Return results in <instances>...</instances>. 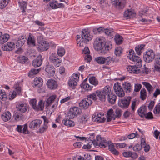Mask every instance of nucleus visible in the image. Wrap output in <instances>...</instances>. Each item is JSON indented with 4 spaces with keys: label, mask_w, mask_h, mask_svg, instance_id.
Wrapping results in <instances>:
<instances>
[{
    "label": "nucleus",
    "mask_w": 160,
    "mask_h": 160,
    "mask_svg": "<svg viewBox=\"0 0 160 160\" xmlns=\"http://www.w3.org/2000/svg\"><path fill=\"white\" fill-rule=\"evenodd\" d=\"M94 49L99 51L102 54H105L112 48V45L105 42V39L103 37L96 38L93 43Z\"/></svg>",
    "instance_id": "f257e3e1"
},
{
    "label": "nucleus",
    "mask_w": 160,
    "mask_h": 160,
    "mask_svg": "<svg viewBox=\"0 0 160 160\" xmlns=\"http://www.w3.org/2000/svg\"><path fill=\"white\" fill-rule=\"evenodd\" d=\"M99 93L101 97H99V100L102 102H104L106 97L108 96L111 93V88L109 86H105L102 90L99 91Z\"/></svg>",
    "instance_id": "f03ea898"
},
{
    "label": "nucleus",
    "mask_w": 160,
    "mask_h": 160,
    "mask_svg": "<svg viewBox=\"0 0 160 160\" xmlns=\"http://www.w3.org/2000/svg\"><path fill=\"white\" fill-rule=\"evenodd\" d=\"M37 102L35 99H33L31 100L30 103L34 110L37 111L43 110L44 105L42 100H40L38 105H36Z\"/></svg>",
    "instance_id": "7ed1b4c3"
},
{
    "label": "nucleus",
    "mask_w": 160,
    "mask_h": 160,
    "mask_svg": "<svg viewBox=\"0 0 160 160\" xmlns=\"http://www.w3.org/2000/svg\"><path fill=\"white\" fill-rule=\"evenodd\" d=\"M80 110L78 107H72L70 108L67 113V117L69 119H73L80 114Z\"/></svg>",
    "instance_id": "20e7f679"
},
{
    "label": "nucleus",
    "mask_w": 160,
    "mask_h": 160,
    "mask_svg": "<svg viewBox=\"0 0 160 160\" xmlns=\"http://www.w3.org/2000/svg\"><path fill=\"white\" fill-rule=\"evenodd\" d=\"M155 57V56L154 52L151 49L146 51L145 53L144 54L143 56L144 61L148 63L152 62Z\"/></svg>",
    "instance_id": "39448f33"
},
{
    "label": "nucleus",
    "mask_w": 160,
    "mask_h": 160,
    "mask_svg": "<svg viewBox=\"0 0 160 160\" xmlns=\"http://www.w3.org/2000/svg\"><path fill=\"white\" fill-rule=\"evenodd\" d=\"M37 42L40 49L42 51H46L49 47L48 43L42 39V37H38L37 38Z\"/></svg>",
    "instance_id": "423d86ee"
},
{
    "label": "nucleus",
    "mask_w": 160,
    "mask_h": 160,
    "mask_svg": "<svg viewBox=\"0 0 160 160\" xmlns=\"http://www.w3.org/2000/svg\"><path fill=\"white\" fill-rule=\"evenodd\" d=\"M97 141L95 140H90V143L92 145L93 144L94 145L96 146H99L100 147L102 148H105V144H103L105 140L104 138H102L100 135H98L97 136L96 138Z\"/></svg>",
    "instance_id": "0eeeda50"
},
{
    "label": "nucleus",
    "mask_w": 160,
    "mask_h": 160,
    "mask_svg": "<svg viewBox=\"0 0 160 160\" xmlns=\"http://www.w3.org/2000/svg\"><path fill=\"white\" fill-rule=\"evenodd\" d=\"M50 61L56 67H59L61 64L62 61L58 57L57 54L52 53L49 57Z\"/></svg>",
    "instance_id": "6e6552de"
},
{
    "label": "nucleus",
    "mask_w": 160,
    "mask_h": 160,
    "mask_svg": "<svg viewBox=\"0 0 160 160\" xmlns=\"http://www.w3.org/2000/svg\"><path fill=\"white\" fill-rule=\"evenodd\" d=\"M81 36L82 41L85 43H87L91 40L92 37L86 29L82 30Z\"/></svg>",
    "instance_id": "1a4fd4ad"
},
{
    "label": "nucleus",
    "mask_w": 160,
    "mask_h": 160,
    "mask_svg": "<svg viewBox=\"0 0 160 160\" xmlns=\"http://www.w3.org/2000/svg\"><path fill=\"white\" fill-rule=\"evenodd\" d=\"M113 88L115 92L118 96L122 97L124 96V92L120 83L117 82L115 83L113 86Z\"/></svg>",
    "instance_id": "9d476101"
},
{
    "label": "nucleus",
    "mask_w": 160,
    "mask_h": 160,
    "mask_svg": "<svg viewBox=\"0 0 160 160\" xmlns=\"http://www.w3.org/2000/svg\"><path fill=\"white\" fill-rule=\"evenodd\" d=\"M131 98V97L128 96L127 98H124V99H121L120 102L118 103L119 106L123 109L127 108L130 105Z\"/></svg>",
    "instance_id": "9b49d317"
},
{
    "label": "nucleus",
    "mask_w": 160,
    "mask_h": 160,
    "mask_svg": "<svg viewBox=\"0 0 160 160\" xmlns=\"http://www.w3.org/2000/svg\"><path fill=\"white\" fill-rule=\"evenodd\" d=\"M129 59L132 60L133 63L135 64L134 66L137 67L138 68H140L142 66V62L141 59L138 56L134 55V56H132L131 57L129 56Z\"/></svg>",
    "instance_id": "f8f14e48"
},
{
    "label": "nucleus",
    "mask_w": 160,
    "mask_h": 160,
    "mask_svg": "<svg viewBox=\"0 0 160 160\" xmlns=\"http://www.w3.org/2000/svg\"><path fill=\"white\" fill-rule=\"evenodd\" d=\"M92 101L88 98H85L81 101L79 103V106L82 108L86 109L92 104Z\"/></svg>",
    "instance_id": "ddd939ff"
},
{
    "label": "nucleus",
    "mask_w": 160,
    "mask_h": 160,
    "mask_svg": "<svg viewBox=\"0 0 160 160\" xmlns=\"http://www.w3.org/2000/svg\"><path fill=\"white\" fill-rule=\"evenodd\" d=\"M26 40V37L25 35L19 36L16 39L15 46L18 48H20L25 43Z\"/></svg>",
    "instance_id": "4468645a"
},
{
    "label": "nucleus",
    "mask_w": 160,
    "mask_h": 160,
    "mask_svg": "<svg viewBox=\"0 0 160 160\" xmlns=\"http://www.w3.org/2000/svg\"><path fill=\"white\" fill-rule=\"evenodd\" d=\"M45 70L49 77H53L55 74V69L52 65L49 64L45 66Z\"/></svg>",
    "instance_id": "2eb2a0df"
},
{
    "label": "nucleus",
    "mask_w": 160,
    "mask_h": 160,
    "mask_svg": "<svg viewBox=\"0 0 160 160\" xmlns=\"http://www.w3.org/2000/svg\"><path fill=\"white\" fill-rule=\"evenodd\" d=\"M42 123V121L41 120H34L30 122L29 127L32 129H37L40 127Z\"/></svg>",
    "instance_id": "dca6fc26"
},
{
    "label": "nucleus",
    "mask_w": 160,
    "mask_h": 160,
    "mask_svg": "<svg viewBox=\"0 0 160 160\" xmlns=\"http://www.w3.org/2000/svg\"><path fill=\"white\" fill-rule=\"evenodd\" d=\"M15 47V43L12 42H8L6 44L3 45L2 49L4 51H10L14 50Z\"/></svg>",
    "instance_id": "f3484780"
},
{
    "label": "nucleus",
    "mask_w": 160,
    "mask_h": 160,
    "mask_svg": "<svg viewBox=\"0 0 160 160\" xmlns=\"http://www.w3.org/2000/svg\"><path fill=\"white\" fill-rule=\"evenodd\" d=\"M43 84V81L42 78L40 77H36L34 78L33 86L35 88L41 87Z\"/></svg>",
    "instance_id": "a211bd4d"
},
{
    "label": "nucleus",
    "mask_w": 160,
    "mask_h": 160,
    "mask_svg": "<svg viewBox=\"0 0 160 160\" xmlns=\"http://www.w3.org/2000/svg\"><path fill=\"white\" fill-rule=\"evenodd\" d=\"M42 62V59L41 55H39L37 58L34 59L32 62V65L34 67L40 66Z\"/></svg>",
    "instance_id": "6ab92c4d"
},
{
    "label": "nucleus",
    "mask_w": 160,
    "mask_h": 160,
    "mask_svg": "<svg viewBox=\"0 0 160 160\" xmlns=\"http://www.w3.org/2000/svg\"><path fill=\"white\" fill-rule=\"evenodd\" d=\"M48 87L51 89H55L58 86L57 82L53 79L48 80L47 83Z\"/></svg>",
    "instance_id": "aec40b11"
},
{
    "label": "nucleus",
    "mask_w": 160,
    "mask_h": 160,
    "mask_svg": "<svg viewBox=\"0 0 160 160\" xmlns=\"http://www.w3.org/2000/svg\"><path fill=\"white\" fill-rule=\"evenodd\" d=\"M127 70L130 73L138 74L140 72V70L139 68L134 66L129 65L127 68Z\"/></svg>",
    "instance_id": "412c9836"
},
{
    "label": "nucleus",
    "mask_w": 160,
    "mask_h": 160,
    "mask_svg": "<svg viewBox=\"0 0 160 160\" xmlns=\"http://www.w3.org/2000/svg\"><path fill=\"white\" fill-rule=\"evenodd\" d=\"M57 98V96L55 95H53L50 96L47 99L46 103L45 105L46 107L50 106L53 102L56 100Z\"/></svg>",
    "instance_id": "4be33fe9"
},
{
    "label": "nucleus",
    "mask_w": 160,
    "mask_h": 160,
    "mask_svg": "<svg viewBox=\"0 0 160 160\" xmlns=\"http://www.w3.org/2000/svg\"><path fill=\"white\" fill-rule=\"evenodd\" d=\"M139 115L141 118L144 117L145 113L147 112V108L144 105H142L140 107L138 110Z\"/></svg>",
    "instance_id": "5701e85b"
},
{
    "label": "nucleus",
    "mask_w": 160,
    "mask_h": 160,
    "mask_svg": "<svg viewBox=\"0 0 160 160\" xmlns=\"http://www.w3.org/2000/svg\"><path fill=\"white\" fill-rule=\"evenodd\" d=\"M92 116L93 120L98 123H103L105 121L106 118L104 117L101 118V114H97V115Z\"/></svg>",
    "instance_id": "b1692460"
},
{
    "label": "nucleus",
    "mask_w": 160,
    "mask_h": 160,
    "mask_svg": "<svg viewBox=\"0 0 160 160\" xmlns=\"http://www.w3.org/2000/svg\"><path fill=\"white\" fill-rule=\"evenodd\" d=\"M27 43L28 45L35 46V37L31 33H29L27 40Z\"/></svg>",
    "instance_id": "393cba45"
},
{
    "label": "nucleus",
    "mask_w": 160,
    "mask_h": 160,
    "mask_svg": "<svg viewBox=\"0 0 160 160\" xmlns=\"http://www.w3.org/2000/svg\"><path fill=\"white\" fill-rule=\"evenodd\" d=\"M142 84L143 85L147 88L148 92V97H149L151 93L153 91V87L148 82H142Z\"/></svg>",
    "instance_id": "a878e982"
},
{
    "label": "nucleus",
    "mask_w": 160,
    "mask_h": 160,
    "mask_svg": "<svg viewBox=\"0 0 160 160\" xmlns=\"http://www.w3.org/2000/svg\"><path fill=\"white\" fill-rule=\"evenodd\" d=\"M123 88L126 93H129L132 90V87L129 82H125L122 84Z\"/></svg>",
    "instance_id": "bb28decb"
},
{
    "label": "nucleus",
    "mask_w": 160,
    "mask_h": 160,
    "mask_svg": "<svg viewBox=\"0 0 160 160\" xmlns=\"http://www.w3.org/2000/svg\"><path fill=\"white\" fill-rule=\"evenodd\" d=\"M42 117L44 119V126L39 128V132L41 133H43L48 128V127L47 125L49 121L45 116H42Z\"/></svg>",
    "instance_id": "cd10ccee"
},
{
    "label": "nucleus",
    "mask_w": 160,
    "mask_h": 160,
    "mask_svg": "<svg viewBox=\"0 0 160 160\" xmlns=\"http://www.w3.org/2000/svg\"><path fill=\"white\" fill-rule=\"evenodd\" d=\"M16 107L18 111L22 112H25L27 110L28 105L26 103H22L18 105Z\"/></svg>",
    "instance_id": "c85d7f7f"
},
{
    "label": "nucleus",
    "mask_w": 160,
    "mask_h": 160,
    "mask_svg": "<svg viewBox=\"0 0 160 160\" xmlns=\"http://www.w3.org/2000/svg\"><path fill=\"white\" fill-rule=\"evenodd\" d=\"M99 91L98 90L95 91L94 93H92L87 96V98H88L91 99H92V100L94 101L97 100L98 98L97 96L98 97L99 99V97H101L99 95H98V93H99Z\"/></svg>",
    "instance_id": "c756f323"
},
{
    "label": "nucleus",
    "mask_w": 160,
    "mask_h": 160,
    "mask_svg": "<svg viewBox=\"0 0 160 160\" xmlns=\"http://www.w3.org/2000/svg\"><path fill=\"white\" fill-rule=\"evenodd\" d=\"M11 114L10 112L8 111L3 113L1 116L2 119L5 122H7L10 119Z\"/></svg>",
    "instance_id": "7c9ffc66"
},
{
    "label": "nucleus",
    "mask_w": 160,
    "mask_h": 160,
    "mask_svg": "<svg viewBox=\"0 0 160 160\" xmlns=\"http://www.w3.org/2000/svg\"><path fill=\"white\" fill-rule=\"evenodd\" d=\"M103 144H105V148L107 146H108L109 150L110 151L112 152L113 150L115 149L113 143H111V142L110 141H108V142L105 139L103 141Z\"/></svg>",
    "instance_id": "2f4dec72"
},
{
    "label": "nucleus",
    "mask_w": 160,
    "mask_h": 160,
    "mask_svg": "<svg viewBox=\"0 0 160 160\" xmlns=\"http://www.w3.org/2000/svg\"><path fill=\"white\" fill-rule=\"evenodd\" d=\"M62 122L64 125L66 126L73 127L75 125V123L74 121L68 119H64Z\"/></svg>",
    "instance_id": "473e14b6"
},
{
    "label": "nucleus",
    "mask_w": 160,
    "mask_h": 160,
    "mask_svg": "<svg viewBox=\"0 0 160 160\" xmlns=\"http://www.w3.org/2000/svg\"><path fill=\"white\" fill-rule=\"evenodd\" d=\"M108 100L109 102L112 104H114L116 100L117 97L115 94L111 93L107 97Z\"/></svg>",
    "instance_id": "72a5a7b5"
},
{
    "label": "nucleus",
    "mask_w": 160,
    "mask_h": 160,
    "mask_svg": "<svg viewBox=\"0 0 160 160\" xmlns=\"http://www.w3.org/2000/svg\"><path fill=\"white\" fill-rule=\"evenodd\" d=\"M41 70V68H32L29 72L28 75L29 77H32L33 76L37 74Z\"/></svg>",
    "instance_id": "f704fd0d"
},
{
    "label": "nucleus",
    "mask_w": 160,
    "mask_h": 160,
    "mask_svg": "<svg viewBox=\"0 0 160 160\" xmlns=\"http://www.w3.org/2000/svg\"><path fill=\"white\" fill-rule=\"evenodd\" d=\"M9 38V36L8 34H4L3 35H1L0 38V43L3 44L7 42Z\"/></svg>",
    "instance_id": "c9c22d12"
},
{
    "label": "nucleus",
    "mask_w": 160,
    "mask_h": 160,
    "mask_svg": "<svg viewBox=\"0 0 160 160\" xmlns=\"http://www.w3.org/2000/svg\"><path fill=\"white\" fill-rule=\"evenodd\" d=\"M114 40L116 44L118 45L121 44L123 42L122 37L119 35H116L114 38Z\"/></svg>",
    "instance_id": "e433bc0d"
},
{
    "label": "nucleus",
    "mask_w": 160,
    "mask_h": 160,
    "mask_svg": "<svg viewBox=\"0 0 160 160\" xmlns=\"http://www.w3.org/2000/svg\"><path fill=\"white\" fill-rule=\"evenodd\" d=\"M145 45L143 44H141L140 45L137 46L135 48V50L138 55H139L141 54L142 52V50L144 49V47Z\"/></svg>",
    "instance_id": "4c0bfd02"
},
{
    "label": "nucleus",
    "mask_w": 160,
    "mask_h": 160,
    "mask_svg": "<svg viewBox=\"0 0 160 160\" xmlns=\"http://www.w3.org/2000/svg\"><path fill=\"white\" fill-rule=\"evenodd\" d=\"M140 98L142 100L144 101L146 99L147 96V92L145 88L141 89L140 92Z\"/></svg>",
    "instance_id": "58836bf2"
},
{
    "label": "nucleus",
    "mask_w": 160,
    "mask_h": 160,
    "mask_svg": "<svg viewBox=\"0 0 160 160\" xmlns=\"http://www.w3.org/2000/svg\"><path fill=\"white\" fill-rule=\"evenodd\" d=\"M50 6L52 9H56L59 8V6H58V3L57 1L52 0L49 3Z\"/></svg>",
    "instance_id": "ea45409f"
},
{
    "label": "nucleus",
    "mask_w": 160,
    "mask_h": 160,
    "mask_svg": "<svg viewBox=\"0 0 160 160\" xmlns=\"http://www.w3.org/2000/svg\"><path fill=\"white\" fill-rule=\"evenodd\" d=\"M105 64L107 65H109L110 63H113L114 62V59L110 56L105 57Z\"/></svg>",
    "instance_id": "a19ab883"
},
{
    "label": "nucleus",
    "mask_w": 160,
    "mask_h": 160,
    "mask_svg": "<svg viewBox=\"0 0 160 160\" xmlns=\"http://www.w3.org/2000/svg\"><path fill=\"white\" fill-rule=\"evenodd\" d=\"M80 86L82 88L88 91L91 90L93 87L92 86L89 85L88 83H82Z\"/></svg>",
    "instance_id": "79ce46f5"
},
{
    "label": "nucleus",
    "mask_w": 160,
    "mask_h": 160,
    "mask_svg": "<svg viewBox=\"0 0 160 160\" xmlns=\"http://www.w3.org/2000/svg\"><path fill=\"white\" fill-rule=\"evenodd\" d=\"M105 58L102 57H98L95 59V61L100 64H105Z\"/></svg>",
    "instance_id": "37998d69"
},
{
    "label": "nucleus",
    "mask_w": 160,
    "mask_h": 160,
    "mask_svg": "<svg viewBox=\"0 0 160 160\" xmlns=\"http://www.w3.org/2000/svg\"><path fill=\"white\" fill-rule=\"evenodd\" d=\"M19 6H20V9L22 10V13H24L25 12V9L26 8L27 3L26 2L22 1V2H18Z\"/></svg>",
    "instance_id": "c03bdc74"
},
{
    "label": "nucleus",
    "mask_w": 160,
    "mask_h": 160,
    "mask_svg": "<svg viewBox=\"0 0 160 160\" xmlns=\"http://www.w3.org/2000/svg\"><path fill=\"white\" fill-rule=\"evenodd\" d=\"M90 83L92 85L96 86L98 84V81L94 76L90 77L89 79Z\"/></svg>",
    "instance_id": "a18cd8bd"
},
{
    "label": "nucleus",
    "mask_w": 160,
    "mask_h": 160,
    "mask_svg": "<svg viewBox=\"0 0 160 160\" xmlns=\"http://www.w3.org/2000/svg\"><path fill=\"white\" fill-rule=\"evenodd\" d=\"M89 117L88 115L86 114L82 115L80 118L82 123H85L89 119Z\"/></svg>",
    "instance_id": "49530a36"
},
{
    "label": "nucleus",
    "mask_w": 160,
    "mask_h": 160,
    "mask_svg": "<svg viewBox=\"0 0 160 160\" xmlns=\"http://www.w3.org/2000/svg\"><path fill=\"white\" fill-rule=\"evenodd\" d=\"M77 81L76 80L71 78L68 81V84L70 87L75 86L77 84Z\"/></svg>",
    "instance_id": "de8ad7c7"
},
{
    "label": "nucleus",
    "mask_w": 160,
    "mask_h": 160,
    "mask_svg": "<svg viewBox=\"0 0 160 160\" xmlns=\"http://www.w3.org/2000/svg\"><path fill=\"white\" fill-rule=\"evenodd\" d=\"M65 50L62 48H59L57 51V54L60 56L62 57L64 55L65 53Z\"/></svg>",
    "instance_id": "09e8293b"
},
{
    "label": "nucleus",
    "mask_w": 160,
    "mask_h": 160,
    "mask_svg": "<svg viewBox=\"0 0 160 160\" xmlns=\"http://www.w3.org/2000/svg\"><path fill=\"white\" fill-rule=\"evenodd\" d=\"M132 12L129 10L126 11L124 14V17L127 18V19L131 18V16L132 15Z\"/></svg>",
    "instance_id": "8fccbe9b"
},
{
    "label": "nucleus",
    "mask_w": 160,
    "mask_h": 160,
    "mask_svg": "<svg viewBox=\"0 0 160 160\" xmlns=\"http://www.w3.org/2000/svg\"><path fill=\"white\" fill-rule=\"evenodd\" d=\"M153 112L155 114L160 113V103H159L155 106L153 110Z\"/></svg>",
    "instance_id": "3c124183"
},
{
    "label": "nucleus",
    "mask_w": 160,
    "mask_h": 160,
    "mask_svg": "<svg viewBox=\"0 0 160 160\" xmlns=\"http://www.w3.org/2000/svg\"><path fill=\"white\" fill-rule=\"evenodd\" d=\"M122 49L120 47H117L115 50L114 53L117 56H120L121 53Z\"/></svg>",
    "instance_id": "603ef678"
},
{
    "label": "nucleus",
    "mask_w": 160,
    "mask_h": 160,
    "mask_svg": "<svg viewBox=\"0 0 160 160\" xmlns=\"http://www.w3.org/2000/svg\"><path fill=\"white\" fill-rule=\"evenodd\" d=\"M145 114L144 117L147 119H152L153 118V114L151 112H149L147 113H146Z\"/></svg>",
    "instance_id": "864d4df0"
},
{
    "label": "nucleus",
    "mask_w": 160,
    "mask_h": 160,
    "mask_svg": "<svg viewBox=\"0 0 160 160\" xmlns=\"http://www.w3.org/2000/svg\"><path fill=\"white\" fill-rule=\"evenodd\" d=\"M142 149V146L140 144L137 143L133 147V151L137 152L140 151Z\"/></svg>",
    "instance_id": "5fc2aeb1"
},
{
    "label": "nucleus",
    "mask_w": 160,
    "mask_h": 160,
    "mask_svg": "<svg viewBox=\"0 0 160 160\" xmlns=\"http://www.w3.org/2000/svg\"><path fill=\"white\" fill-rule=\"evenodd\" d=\"M103 32L106 35L108 36L110 35L111 36L112 35L113 33V32L112 31V30L108 28H106L105 29H104Z\"/></svg>",
    "instance_id": "6e6d98bb"
},
{
    "label": "nucleus",
    "mask_w": 160,
    "mask_h": 160,
    "mask_svg": "<svg viewBox=\"0 0 160 160\" xmlns=\"http://www.w3.org/2000/svg\"><path fill=\"white\" fill-rule=\"evenodd\" d=\"M155 63L156 64L160 65V54L155 56Z\"/></svg>",
    "instance_id": "4d7b16f0"
},
{
    "label": "nucleus",
    "mask_w": 160,
    "mask_h": 160,
    "mask_svg": "<svg viewBox=\"0 0 160 160\" xmlns=\"http://www.w3.org/2000/svg\"><path fill=\"white\" fill-rule=\"evenodd\" d=\"M142 87L140 84L137 83L135 85L134 91L136 92H138L139 91Z\"/></svg>",
    "instance_id": "13d9d810"
},
{
    "label": "nucleus",
    "mask_w": 160,
    "mask_h": 160,
    "mask_svg": "<svg viewBox=\"0 0 160 160\" xmlns=\"http://www.w3.org/2000/svg\"><path fill=\"white\" fill-rule=\"evenodd\" d=\"M19 82H17L16 83L14 86V87L15 88L17 91L18 93H19L21 90V87L19 86Z\"/></svg>",
    "instance_id": "bf43d9fd"
},
{
    "label": "nucleus",
    "mask_w": 160,
    "mask_h": 160,
    "mask_svg": "<svg viewBox=\"0 0 160 160\" xmlns=\"http://www.w3.org/2000/svg\"><path fill=\"white\" fill-rule=\"evenodd\" d=\"M16 95V92H13L11 95H10L8 96V99L10 100H12L15 97Z\"/></svg>",
    "instance_id": "052dcab7"
},
{
    "label": "nucleus",
    "mask_w": 160,
    "mask_h": 160,
    "mask_svg": "<svg viewBox=\"0 0 160 160\" xmlns=\"http://www.w3.org/2000/svg\"><path fill=\"white\" fill-rule=\"evenodd\" d=\"M155 102L154 101H151L150 102L148 106V109L150 110L151 111V110H152V109L153 108V107L154 106V105L155 104Z\"/></svg>",
    "instance_id": "680f3d73"
},
{
    "label": "nucleus",
    "mask_w": 160,
    "mask_h": 160,
    "mask_svg": "<svg viewBox=\"0 0 160 160\" xmlns=\"http://www.w3.org/2000/svg\"><path fill=\"white\" fill-rule=\"evenodd\" d=\"M116 114V116L119 118L121 116V110L120 109H117L115 111Z\"/></svg>",
    "instance_id": "e2e57ef3"
},
{
    "label": "nucleus",
    "mask_w": 160,
    "mask_h": 160,
    "mask_svg": "<svg viewBox=\"0 0 160 160\" xmlns=\"http://www.w3.org/2000/svg\"><path fill=\"white\" fill-rule=\"evenodd\" d=\"M137 100H136L135 99L133 101H132V105H131V109L132 111L133 112L135 110V107L136 105V101Z\"/></svg>",
    "instance_id": "0e129e2a"
},
{
    "label": "nucleus",
    "mask_w": 160,
    "mask_h": 160,
    "mask_svg": "<svg viewBox=\"0 0 160 160\" xmlns=\"http://www.w3.org/2000/svg\"><path fill=\"white\" fill-rule=\"evenodd\" d=\"M71 78L78 81L79 79V75L74 73L72 75Z\"/></svg>",
    "instance_id": "69168bd1"
},
{
    "label": "nucleus",
    "mask_w": 160,
    "mask_h": 160,
    "mask_svg": "<svg viewBox=\"0 0 160 160\" xmlns=\"http://www.w3.org/2000/svg\"><path fill=\"white\" fill-rule=\"evenodd\" d=\"M20 59L21 61L20 62H27L28 60V58L24 56H21L20 57Z\"/></svg>",
    "instance_id": "338daca9"
},
{
    "label": "nucleus",
    "mask_w": 160,
    "mask_h": 160,
    "mask_svg": "<svg viewBox=\"0 0 160 160\" xmlns=\"http://www.w3.org/2000/svg\"><path fill=\"white\" fill-rule=\"evenodd\" d=\"M123 156L125 157H129L131 156V152L129 151L128 152H125L122 153Z\"/></svg>",
    "instance_id": "774afa93"
}]
</instances>
